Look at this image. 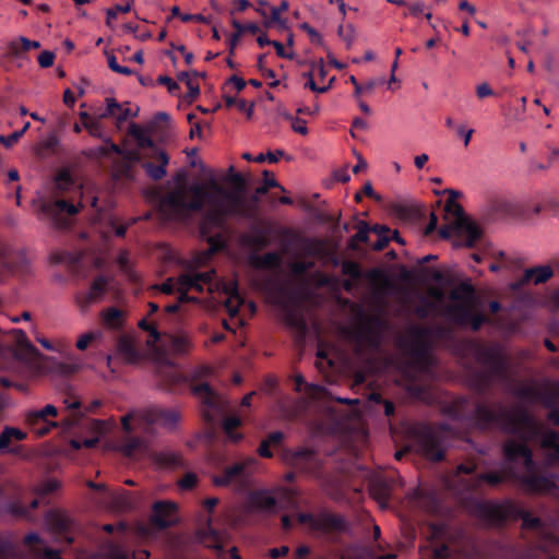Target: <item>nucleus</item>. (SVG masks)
Segmentation results:
<instances>
[{
  "instance_id": "f257e3e1",
  "label": "nucleus",
  "mask_w": 559,
  "mask_h": 559,
  "mask_svg": "<svg viewBox=\"0 0 559 559\" xmlns=\"http://www.w3.org/2000/svg\"><path fill=\"white\" fill-rule=\"evenodd\" d=\"M243 200L227 192L215 180L178 188L159 202V212L166 219L181 221L194 212L204 214L206 221L219 223L225 217L242 213Z\"/></svg>"
},
{
  "instance_id": "f03ea898",
  "label": "nucleus",
  "mask_w": 559,
  "mask_h": 559,
  "mask_svg": "<svg viewBox=\"0 0 559 559\" xmlns=\"http://www.w3.org/2000/svg\"><path fill=\"white\" fill-rule=\"evenodd\" d=\"M445 226L441 228L440 236L452 239L453 246H472L479 236V229L467 216L464 215L461 205L454 199L447 201L444 205Z\"/></svg>"
},
{
  "instance_id": "7ed1b4c3",
  "label": "nucleus",
  "mask_w": 559,
  "mask_h": 559,
  "mask_svg": "<svg viewBox=\"0 0 559 559\" xmlns=\"http://www.w3.org/2000/svg\"><path fill=\"white\" fill-rule=\"evenodd\" d=\"M506 456L509 462L515 463L523 467L525 474L521 476L527 490L534 492H550L554 480L549 477H537L534 472L531 453L524 442L511 440L504 448Z\"/></svg>"
},
{
  "instance_id": "20e7f679",
  "label": "nucleus",
  "mask_w": 559,
  "mask_h": 559,
  "mask_svg": "<svg viewBox=\"0 0 559 559\" xmlns=\"http://www.w3.org/2000/svg\"><path fill=\"white\" fill-rule=\"evenodd\" d=\"M176 421V416L166 414L157 408L135 411L121 418V424L127 432L133 429L147 431L150 426H171Z\"/></svg>"
},
{
  "instance_id": "39448f33",
  "label": "nucleus",
  "mask_w": 559,
  "mask_h": 559,
  "mask_svg": "<svg viewBox=\"0 0 559 559\" xmlns=\"http://www.w3.org/2000/svg\"><path fill=\"white\" fill-rule=\"evenodd\" d=\"M210 276L211 273H197L182 275L178 278H169L159 286V289L166 294L178 292L180 294L179 299L182 301L186 299L187 292L191 289H197L199 292L204 289L212 290V286L209 282Z\"/></svg>"
},
{
  "instance_id": "423d86ee",
  "label": "nucleus",
  "mask_w": 559,
  "mask_h": 559,
  "mask_svg": "<svg viewBox=\"0 0 559 559\" xmlns=\"http://www.w3.org/2000/svg\"><path fill=\"white\" fill-rule=\"evenodd\" d=\"M57 415L58 409L53 405L47 404L40 409L27 411L25 413V423L33 433L37 437H43L57 427L56 421L49 420L50 417H56Z\"/></svg>"
},
{
  "instance_id": "0eeeda50",
  "label": "nucleus",
  "mask_w": 559,
  "mask_h": 559,
  "mask_svg": "<svg viewBox=\"0 0 559 559\" xmlns=\"http://www.w3.org/2000/svg\"><path fill=\"white\" fill-rule=\"evenodd\" d=\"M255 464L254 459H246L227 467L221 476H215L213 481L216 486H233L238 488L245 485Z\"/></svg>"
},
{
  "instance_id": "6e6552de",
  "label": "nucleus",
  "mask_w": 559,
  "mask_h": 559,
  "mask_svg": "<svg viewBox=\"0 0 559 559\" xmlns=\"http://www.w3.org/2000/svg\"><path fill=\"white\" fill-rule=\"evenodd\" d=\"M307 78L306 85L316 93L326 92L334 81V76L329 78L322 59L311 64L310 71L305 74Z\"/></svg>"
},
{
  "instance_id": "1a4fd4ad",
  "label": "nucleus",
  "mask_w": 559,
  "mask_h": 559,
  "mask_svg": "<svg viewBox=\"0 0 559 559\" xmlns=\"http://www.w3.org/2000/svg\"><path fill=\"white\" fill-rule=\"evenodd\" d=\"M210 273H211V276H210L209 282L212 286V290H209V292L212 293L214 290L222 289V292L225 295H227V298L225 300V307H226L227 311L229 312V314L231 317H235L238 313V310L243 302L237 292L236 282L229 281L227 283H213L212 280H213V276L215 273H214V271H211Z\"/></svg>"
},
{
  "instance_id": "9d476101",
  "label": "nucleus",
  "mask_w": 559,
  "mask_h": 559,
  "mask_svg": "<svg viewBox=\"0 0 559 559\" xmlns=\"http://www.w3.org/2000/svg\"><path fill=\"white\" fill-rule=\"evenodd\" d=\"M106 281L104 278H97L94 281L88 290L80 293L75 296V304L81 311H86L91 305L98 302L106 288Z\"/></svg>"
},
{
  "instance_id": "9b49d317",
  "label": "nucleus",
  "mask_w": 559,
  "mask_h": 559,
  "mask_svg": "<svg viewBox=\"0 0 559 559\" xmlns=\"http://www.w3.org/2000/svg\"><path fill=\"white\" fill-rule=\"evenodd\" d=\"M153 521L160 527L177 522V506L170 501L156 502L153 507Z\"/></svg>"
},
{
  "instance_id": "f8f14e48",
  "label": "nucleus",
  "mask_w": 559,
  "mask_h": 559,
  "mask_svg": "<svg viewBox=\"0 0 559 559\" xmlns=\"http://www.w3.org/2000/svg\"><path fill=\"white\" fill-rule=\"evenodd\" d=\"M451 298L454 302V308L462 313L471 312L476 308L475 296L468 285H462L453 290Z\"/></svg>"
},
{
  "instance_id": "ddd939ff",
  "label": "nucleus",
  "mask_w": 559,
  "mask_h": 559,
  "mask_svg": "<svg viewBox=\"0 0 559 559\" xmlns=\"http://www.w3.org/2000/svg\"><path fill=\"white\" fill-rule=\"evenodd\" d=\"M277 490H259L248 497V508L252 510H270L275 504Z\"/></svg>"
},
{
  "instance_id": "4468645a",
  "label": "nucleus",
  "mask_w": 559,
  "mask_h": 559,
  "mask_svg": "<svg viewBox=\"0 0 559 559\" xmlns=\"http://www.w3.org/2000/svg\"><path fill=\"white\" fill-rule=\"evenodd\" d=\"M136 111L131 110L124 105L118 104L114 98L106 99V112L102 117L110 116L118 122H122L128 118L135 116Z\"/></svg>"
},
{
  "instance_id": "2eb2a0df",
  "label": "nucleus",
  "mask_w": 559,
  "mask_h": 559,
  "mask_svg": "<svg viewBox=\"0 0 559 559\" xmlns=\"http://www.w3.org/2000/svg\"><path fill=\"white\" fill-rule=\"evenodd\" d=\"M152 158L156 159L157 166L152 163L144 165L146 173L154 179H160L166 175V165L168 164V157L165 152L156 151Z\"/></svg>"
},
{
  "instance_id": "dca6fc26",
  "label": "nucleus",
  "mask_w": 559,
  "mask_h": 559,
  "mask_svg": "<svg viewBox=\"0 0 559 559\" xmlns=\"http://www.w3.org/2000/svg\"><path fill=\"white\" fill-rule=\"evenodd\" d=\"M118 355L123 361L128 364L138 361L139 354L136 352L134 341L131 337L120 338L118 344Z\"/></svg>"
},
{
  "instance_id": "f3484780",
  "label": "nucleus",
  "mask_w": 559,
  "mask_h": 559,
  "mask_svg": "<svg viewBox=\"0 0 559 559\" xmlns=\"http://www.w3.org/2000/svg\"><path fill=\"white\" fill-rule=\"evenodd\" d=\"M103 322L110 329L119 328L123 322V313L117 308H108L102 312Z\"/></svg>"
},
{
  "instance_id": "a211bd4d",
  "label": "nucleus",
  "mask_w": 559,
  "mask_h": 559,
  "mask_svg": "<svg viewBox=\"0 0 559 559\" xmlns=\"http://www.w3.org/2000/svg\"><path fill=\"white\" fill-rule=\"evenodd\" d=\"M45 211L47 212V214L49 216L52 217L55 214L62 213V212H66L69 215H73L79 212V207L73 204H70L63 200H58V201H55L53 203L47 205L45 207Z\"/></svg>"
},
{
  "instance_id": "6ab92c4d",
  "label": "nucleus",
  "mask_w": 559,
  "mask_h": 559,
  "mask_svg": "<svg viewBox=\"0 0 559 559\" xmlns=\"http://www.w3.org/2000/svg\"><path fill=\"white\" fill-rule=\"evenodd\" d=\"M551 274L552 272L548 266L535 267L525 272V280L534 284H539L547 281Z\"/></svg>"
},
{
  "instance_id": "aec40b11",
  "label": "nucleus",
  "mask_w": 559,
  "mask_h": 559,
  "mask_svg": "<svg viewBox=\"0 0 559 559\" xmlns=\"http://www.w3.org/2000/svg\"><path fill=\"white\" fill-rule=\"evenodd\" d=\"M241 424V419L238 417V416H230V417H227L224 421H223V428H224V431L227 436V438L233 441V442H237L241 439V435L236 432L235 429L240 426Z\"/></svg>"
},
{
  "instance_id": "412c9836",
  "label": "nucleus",
  "mask_w": 559,
  "mask_h": 559,
  "mask_svg": "<svg viewBox=\"0 0 559 559\" xmlns=\"http://www.w3.org/2000/svg\"><path fill=\"white\" fill-rule=\"evenodd\" d=\"M26 438V433L22 430L13 427H7L1 433H0V449H4L9 445V443L15 439V440H23Z\"/></svg>"
},
{
  "instance_id": "4be33fe9",
  "label": "nucleus",
  "mask_w": 559,
  "mask_h": 559,
  "mask_svg": "<svg viewBox=\"0 0 559 559\" xmlns=\"http://www.w3.org/2000/svg\"><path fill=\"white\" fill-rule=\"evenodd\" d=\"M82 368V361L74 356H67L66 360L58 366V370L63 374L75 373Z\"/></svg>"
},
{
  "instance_id": "5701e85b",
  "label": "nucleus",
  "mask_w": 559,
  "mask_h": 559,
  "mask_svg": "<svg viewBox=\"0 0 559 559\" xmlns=\"http://www.w3.org/2000/svg\"><path fill=\"white\" fill-rule=\"evenodd\" d=\"M225 103L228 107L236 106L240 111L245 112L248 118L253 115V104L247 103L245 99L236 98L226 94L224 96Z\"/></svg>"
},
{
  "instance_id": "b1692460",
  "label": "nucleus",
  "mask_w": 559,
  "mask_h": 559,
  "mask_svg": "<svg viewBox=\"0 0 559 559\" xmlns=\"http://www.w3.org/2000/svg\"><path fill=\"white\" fill-rule=\"evenodd\" d=\"M543 448L547 451V454L551 460H556L559 457V438L558 436L551 433L544 438Z\"/></svg>"
},
{
  "instance_id": "393cba45",
  "label": "nucleus",
  "mask_w": 559,
  "mask_h": 559,
  "mask_svg": "<svg viewBox=\"0 0 559 559\" xmlns=\"http://www.w3.org/2000/svg\"><path fill=\"white\" fill-rule=\"evenodd\" d=\"M191 345L189 336L185 333L170 336V348L175 353H183Z\"/></svg>"
},
{
  "instance_id": "a878e982",
  "label": "nucleus",
  "mask_w": 559,
  "mask_h": 559,
  "mask_svg": "<svg viewBox=\"0 0 559 559\" xmlns=\"http://www.w3.org/2000/svg\"><path fill=\"white\" fill-rule=\"evenodd\" d=\"M14 338L16 341V344L19 348L27 354H36L37 350L33 346V344L28 341L26 334L22 330H14L13 331Z\"/></svg>"
},
{
  "instance_id": "bb28decb",
  "label": "nucleus",
  "mask_w": 559,
  "mask_h": 559,
  "mask_svg": "<svg viewBox=\"0 0 559 559\" xmlns=\"http://www.w3.org/2000/svg\"><path fill=\"white\" fill-rule=\"evenodd\" d=\"M288 10V2L282 1L278 7L270 8V17L267 21H264L265 26H270L272 23L275 24H284L282 21V13Z\"/></svg>"
},
{
  "instance_id": "cd10ccee",
  "label": "nucleus",
  "mask_w": 559,
  "mask_h": 559,
  "mask_svg": "<svg viewBox=\"0 0 559 559\" xmlns=\"http://www.w3.org/2000/svg\"><path fill=\"white\" fill-rule=\"evenodd\" d=\"M282 117L290 123V128L296 133H299L301 135H307L308 128H307V122L304 119L294 117L293 115H290L288 112H283Z\"/></svg>"
},
{
  "instance_id": "c85d7f7f",
  "label": "nucleus",
  "mask_w": 559,
  "mask_h": 559,
  "mask_svg": "<svg viewBox=\"0 0 559 559\" xmlns=\"http://www.w3.org/2000/svg\"><path fill=\"white\" fill-rule=\"evenodd\" d=\"M36 341L44 347L46 348L47 350H51V352H58V353H61L64 347H66V344L63 341L61 340H56L55 342H50L49 340L40 336V335H37L36 336Z\"/></svg>"
},
{
  "instance_id": "c756f323",
  "label": "nucleus",
  "mask_w": 559,
  "mask_h": 559,
  "mask_svg": "<svg viewBox=\"0 0 559 559\" xmlns=\"http://www.w3.org/2000/svg\"><path fill=\"white\" fill-rule=\"evenodd\" d=\"M61 484L56 478H50L40 484L36 489V493L43 496L50 492H53L60 488Z\"/></svg>"
},
{
  "instance_id": "7c9ffc66",
  "label": "nucleus",
  "mask_w": 559,
  "mask_h": 559,
  "mask_svg": "<svg viewBox=\"0 0 559 559\" xmlns=\"http://www.w3.org/2000/svg\"><path fill=\"white\" fill-rule=\"evenodd\" d=\"M132 0H127L124 4H117L116 7L107 10V23L109 24L117 17L119 13H127L131 10Z\"/></svg>"
},
{
  "instance_id": "2f4dec72",
  "label": "nucleus",
  "mask_w": 559,
  "mask_h": 559,
  "mask_svg": "<svg viewBox=\"0 0 559 559\" xmlns=\"http://www.w3.org/2000/svg\"><path fill=\"white\" fill-rule=\"evenodd\" d=\"M96 332H87L79 336L76 341V348L80 350L86 349L98 337Z\"/></svg>"
},
{
  "instance_id": "473e14b6",
  "label": "nucleus",
  "mask_w": 559,
  "mask_h": 559,
  "mask_svg": "<svg viewBox=\"0 0 559 559\" xmlns=\"http://www.w3.org/2000/svg\"><path fill=\"white\" fill-rule=\"evenodd\" d=\"M338 35L344 41H346L347 46H350L355 38V28L352 24L340 25Z\"/></svg>"
},
{
  "instance_id": "72a5a7b5",
  "label": "nucleus",
  "mask_w": 559,
  "mask_h": 559,
  "mask_svg": "<svg viewBox=\"0 0 559 559\" xmlns=\"http://www.w3.org/2000/svg\"><path fill=\"white\" fill-rule=\"evenodd\" d=\"M83 128L86 129L88 133L93 136L100 138L103 135V129L100 126L99 118L92 117V119L87 121V123H85Z\"/></svg>"
},
{
  "instance_id": "f704fd0d",
  "label": "nucleus",
  "mask_w": 559,
  "mask_h": 559,
  "mask_svg": "<svg viewBox=\"0 0 559 559\" xmlns=\"http://www.w3.org/2000/svg\"><path fill=\"white\" fill-rule=\"evenodd\" d=\"M107 61H108L109 68L114 72L124 74V75H130L132 73V71L129 68L119 66L116 56H114L112 53L107 55Z\"/></svg>"
},
{
  "instance_id": "c9c22d12",
  "label": "nucleus",
  "mask_w": 559,
  "mask_h": 559,
  "mask_svg": "<svg viewBox=\"0 0 559 559\" xmlns=\"http://www.w3.org/2000/svg\"><path fill=\"white\" fill-rule=\"evenodd\" d=\"M198 483V477L194 473H187L179 481L178 485L183 490L192 489Z\"/></svg>"
},
{
  "instance_id": "e433bc0d",
  "label": "nucleus",
  "mask_w": 559,
  "mask_h": 559,
  "mask_svg": "<svg viewBox=\"0 0 559 559\" xmlns=\"http://www.w3.org/2000/svg\"><path fill=\"white\" fill-rule=\"evenodd\" d=\"M245 86H246V81L242 78L237 76V75H234L230 79H228V81L225 84V88H228L230 91L234 90L236 92H240L241 90L245 88Z\"/></svg>"
},
{
  "instance_id": "4c0bfd02",
  "label": "nucleus",
  "mask_w": 559,
  "mask_h": 559,
  "mask_svg": "<svg viewBox=\"0 0 559 559\" xmlns=\"http://www.w3.org/2000/svg\"><path fill=\"white\" fill-rule=\"evenodd\" d=\"M281 156H283V151H276L275 153L269 152L266 154L261 153V154L254 156V162L263 163V162L267 160L270 163H276Z\"/></svg>"
},
{
  "instance_id": "58836bf2",
  "label": "nucleus",
  "mask_w": 559,
  "mask_h": 559,
  "mask_svg": "<svg viewBox=\"0 0 559 559\" xmlns=\"http://www.w3.org/2000/svg\"><path fill=\"white\" fill-rule=\"evenodd\" d=\"M455 131H456V134L463 139L464 145L467 146L471 142L474 130L471 128H467L463 124H460V126H455Z\"/></svg>"
},
{
  "instance_id": "ea45409f",
  "label": "nucleus",
  "mask_w": 559,
  "mask_h": 559,
  "mask_svg": "<svg viewBox=\"0 0 559 559\" xmlns=\"http://www.w3.org/2000/svg\"><path fill=\"white\" fill-rule=\"evenodd\" d=\"M53 61H55V55L51 51H43L38 56V63L43 68H48V67L52 66Z\"/></svg>"
},
{
  "instance_id": "a19ab883",
  "label": "nucleus",
  "mask_w": 559,
  "mask_h": 559,
  "mask_svg": "<svg viewBox=\"0 0 559 559\" xmlns=\"http://www.w3.org/2000/svg\"><path fill=\"white\" fill-rule=\"evenodd\" d=\"M257 8H255V11L265 20L267 21L270 15V5H269V2L266 0H257Z\"/></svg>"
},
{
  "instance_id": "79ce46f5",
  "label": "nucleus",
  "mask_w": 559,
  "mask_h": 559,
  "mask_svg": "<svg viewBox=\"0 0 559 559\" xmlns=\"http://www.w3.org/2000/svg\"><path fill=\"white\" fill-rule=\"evenodd\" d=\"M23 135V131H15L9 136H0V142L7 147H11Z\"/></svg>"
},
{
  "instance_id": "37998d69",
  "label": "nucleus",
  "mask_w": 559,
  "mask_h": 559,
  "mask_svg": "<svg viewBox=\"0 0 559 559\" xmlns=\"http://www.w3.org/2000/svg\"><path fill=\"white\" fill-rule=\"evenodd\" d=\"M107 556L109 559H128L127 554L117 546H109Z\"/></svg>"
},
{
  "instance_id": "c03bdc74",
  "label": "nucleus",
  "mask_w": 559,
  "mask_h": 559,
  "mask_svg": "<svg viewBox=\"0 0 559 559\" xmlns=\"http://www.w3.org/2000/svg\"><path fill=\"white\" fill-rule=\"evenodd\" d=\"M476 94L479 98H485L492 95V90L487 83H481L476 87Z\"/></svg>"
},
{
  "instance_id": "a18cd8bd",
  "label": "nucleus",
  "mask_w": 559,
  "mask_h": 559,
  "mask_svg": "<svg viewBox=\"0 0 559 559\" xmlns=\"http://www.w3.org/2000/svg\"><path fill=\"white\" fill-rule=\"evenodd\" d=\"M263 176H264L265 187L262 189H259L258 190L259 193H264L267 190V188L276 186V181L270 171H267V170L263 171Z\"/></svg>"
},
{
  "instance_id": "49530a36",
  "label": "nucleus",
  "mask_w": 559,
  "mask_h": 559,
  "mask_svg": "<svg viewBox=\"0 0 559 559\" xmlns=\"http://www.w3.org/2000/svg\"><path fill=\"white\" fill-rule=\"evenodd\" d=\"M180 20L182 22H199V23H205L206 19L201 14H181Z\"/></svg>"
},
{
  "instance_id": "de8ad7c7",
  "label": "nucleus",
  "mask_w": 559,
  "mask_h": 559,
  "mask_svg": "<svg viewBox=\"0 0 559 559\" xmlns=\"http://www.w3.org/2000/svg\"><path fill=\"white\" fill-rule=\"evenodd\" d=\"M179 79L180 80L187 79V85H188L192 96H197L199 94V92H200L199 87L191 82V80L188 78L187 73L180 74Z\"/></svg>"
},
{
  "instance_id": "09e8293b",
  "label": "nucleus",
  "mask_w": 559,
  "mask_h": 559,
  "mask_svg": "<svg viewBox=\"0 0 559 559\" xmlns=\"http://www.w3.org/2000/svg\"><path fill=\"white\" fill-rule=\"evenodd\" d=\"M263 74L269 79L271 80L269 82V85L274 87V86H277L280 84V81L275 79V74H274V71L271 70V69H263Z\"/></svg>"
},
{
  "instance_id": "8fccbe9b",
  "label": "nucleus",
  "mask_w": 559,
  "mask_h": 559,
  "mask_svg": "<svg viewBox=\"0 0 559 559\" xmlns=\"http://www.w3.org/2000/svg\"><path fill=\"white\" fill-rule=\"evenodd\" d=\"M63 403L69 409H76L81 406V402L78 397H68L63 401Z\"/></svg>"
},
{
  "instance_id": "3c124183",
  "label": "nucleus",
  "mask_w": 559,
  "mask_h": 559,
  "mask_svg": "<svg viewBox=\"0 0 559 559\" xmlns=\"http://www.w3.org/2000/svg\"><path fill=\"white\" fill-rule=\"evenodd\" d=\"M428 159H429V156L427 154H419V155L415 156V158H414L415 166L418 169H421L426 165Z\"/></svg>"
},
{
  "instance_id": "603ef678",
  "label": "nucleus",
  "mask_w": 559,
  "mask_h": 559,
  "mask_svg": "<svg viewBox=\"0 0 559 559\" xmlns=\"http://www.w3.org/2000/svg\"><path fill=\"white\" fill-rule=\"evenodd\" d=\"M21 43H22V46H23V49L24 50H29L32 48H38L39 47V43L38 41H32L25 37H21L20 38Z\"/></svg>"
},
{
  "instance_id": "864d4df0",
  "label": "nucleus",
  "mask_w": 559,
  "mask_h": 559,
  "mask_svg": "<svg viewBox=\"0 0 559 559\" xmlns=\"http://www.w3.org/2000/svg\"><path fill=\"white\" fill-rule=\"evenodd\" d=\"M63 102L69 106H73L75 103L74 93L70 90H66L63 93Z\"/></svg>"
},
{
  "instance_id": "5fc2aeb1",
  "label": "nucleus",
  "mask_w": 559,
  "mask_h": 559,
  "mask_svg": "<svg viewBox=\"0 0 559 559\" xmlns=\"http://www.w3.org/2000/svg\"><path fill=\"white\" fill-rule=\"evenodd\" d=\"M269 447H270V443L269 441L264 440L260 447H259V453L261 456H264V457H270L272 455V453L270 452L269 450Z\"/></svg>"
},
{
  "instance_id": "6e6d98bb",
  "label": "nucleus",
  "mask_w": 559,
  "mask_h": 559,
  "mask_svg": "<svg viewBox=\"0 0 559 559\" xmlns=\"http://www.w3.org/2000/svg\"><path fill=\"white\" fill-rule=\"evenodd\" d=\"M349 82L354 85L355 87V97L356 98H359L362 91H364V87L357 82L356 78L354 75H352L349 78Z\"/></svg>"
},
{
  "instance_id": "4d7b16f0",
  "label": "nucleus",
  "mask_w": 559,
  "mask_h": 559,
  "mask_svg": "<svg viewBox=\"0 0 559 559\" xmlns=\"http://www.w3.org/2000/svg\"><path fill=\"white\" fill-rule=\"evenodd\" d=\"M92 426H93V429H94L97 433H99V435H103V433H105V431H106V425H105V423H103V421H100V420H95V421H93Z\"/></svg>"
},
{
  "instance_id": "13d9d810",
  "label": "nucleus",
  "mask_w": 559,
  "mask_h": 559,
  "mask_svg": "<svg viewBox=\"0 0 559 559\" xmlns=\"http://www.w3.org/2000/svg\"><path fill=\"white\" fill-rule=\"evenodd\" d=\"M288 552V548L283 546L281 548H273L270 554L273 558H277V557H281V556H284Z\"/></svg>"
},
{
  "instance_id": "bf43d9fd",
  "label": "nucleus",
  "mask_w": 559,
  "mask_h": 559,
  "mask_svg": "<svg viewBox=\"0 0 559 559\" xmlns=\"http://www.w3.org/2000/svg\"><path fill=\"white\" fill-rule=\"evenodd\" d=\"M437 226V216L431 213L430 214V222L428 224V226L426 227V230H425V234L428 235L430 234Z\"/></svg>"
},
{
  "instance_id": "052dcab7",
  "label": "nucleus",
  "mask_w": 559,
  "mask_h": 559,
  "mask_svg": "<svg viewBox=\"0 0 559 559\" xmlns=\"http://www.w3.org/2000/svg\"><path fill=\"white\" fill-rule=\"evenodd\" d=\"M41 559H61L56 551L45 549L43 554H40Z\"/></svg>"
},
{
  "instance_id": "680f3d73",
  "label": "nucleus",
  "mask_w": 559,
  "mask_h": 559,
  "mask_svg": "<svg viewBox=\"0 0 559 559\" xmlns=\"http://www.w3.org/2000/svg\"><path fill=\"white\" fill-rule=\"evenodd\" d=\"M282 438L283 435L281 432H274L266 439V441H269L270 445L277 444L281 442Z\"/></svg>"
},
{
  "instance_id": "e2e57ef3",
  "label": "nucleus",
  "mask_w": 559,
  "mask_h": 559,
  "mask_svg": "<svg viewBox=\"0 0 559 559\" xmlns=\"http://www.w3.org/2000/svg\"><path fill=\"white\" fill-rule=\"evenodd\" d=\"M423 10H424V3L420 2V1L415 2V3L409 5V11L413 14H418V13L423 12Z\"/></svg>"
},
{
  "instance_id": "0e129e2a",
  "label": "nucleus",
  "mask_w": 559,
  "mask_h": 559,
  "mask_svg": "<svg viewBox=\"0 0 559 559\" xmlns=\"http://www.w3.org/2000/svg\"><path fill=\"white\" fill-rule=\"evenodd\" d=\"M461 10H466L469 14H475L476 9L472 4H469L467 1H462L459 5Z\"/></svg>"
},
{
  "instance_id": "69168bd1",
  "label": "nucleus",
  "mask_w": 559,
  "mask_h": 559,
  "mask_svg": "<svg viewBox=\"0 0 559 559\" xmlns=\"http://www.w3.org/2000/svg\"><path fill=\"white\" fill-rule=\"evenodd\" d=\"M221 559H240V557L238 556L236 548H231L228 552L223 554Z\"/></svg>"
},
{
  "instance_id": "338daca9",
  "label": "nucleus",
  "mask_w": 559,
  "mask_h": 559,
  "mask_svg": "<svg viewBox=\"0 0 559 559\" xmlns=\"http://www.w3.org/2000/svg\"><path fill=\"white\" fill-rule=\"evenodd\" d=\"M240 35L239 34H233L229 38V46H230V50L233 51L236 46L238 45L239 40H240Z\"/></svg>"
},
{
  "instance_id": "774afa93",
  "label": "nucleus",
  "mask_w": 559,
  "mask_h": 559,
  "mask_svg": "<svg viewBox=\"0 0 559 559\" xmlns=\"http://www.w3.org/2000/svg\"><path fill=\"white\" fill-rule=\"evenodd\" d=\"M233 26L236 28V34L240 36L246 32V24H241L238 21H233Z\"/></svg>"
}]
</instances>
